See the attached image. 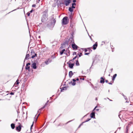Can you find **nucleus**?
Returning <instances> with one entry per match:
<instances>
[{"mask_svg":"<svg viewBox=\"0 0 133 133\" xmlns=\"http://www.w3.org/2000/svg\"><path fill=\"white\" fill-rule=\"evenodd\" d=\"M65 51V49H64L62 50L61 51H60V54L62 55L64 53V52Z\"/></svg>","mask_w":133,"mask_h":133,"instance_id":"obj_22","label":"nucleus"},{"mask_svg":"<svg viewBox=\"0 0 133 133\" xmlns=\"http://www.w3.org/2000/svg\"><path fill=\"white\" fill-rule=\"evenodd\" d=\"M67 64L69 65V67L71 69H73V67L74 65V64L71 63V62H68L67 63Z\"/></svg>","mask_w":133,"mask_h":133,"instance_id":"obj_8","label":"nucleus"},{"mask_svg":"<svg viewBox=\"0 0 133 133\" xmlns=\"http://www.w3.org/2000/svg\"><path fill=\"white\" fill-rule=\"evenodd\" d=\"M31 54H34V55H32L31 57V58H34V57H36V56H37V54L36 53H35V52H34V51H31Z\"/></svg>","mask_w":133,"mask_h":133,"instance_id":"obj_13","label":"nucleus"},{"mask_svg":"<svg viewBox=\"0 0 133 133\" xmlns=\"http://www.w3.org/2000/svg\"><path fill=\"white\" fill-rule=\"evenodd\" d=\"M87 49L89 51H90L91 50V48H87Z\"/></svg>","mask_w":133,"mask_h":133,"instance_id":"obj_47","label":"nucleus"},{"mask_svg":"<svg viewBox=\"0 0 133 133\" xmlns=\"http://www.w3.org/2000/svg\"><path fill=\"white\" fill-rule=\"evenodd\" d=\"M54 26V24H53L52 22L48 23L47 25V27L50 30H52Z\"/></svg>","mask_w":133,"mask_h":133,"instance_id":"obj_5","label":"nucleus"},{"mask_svg":"<svg viewBox=\"0 0 133 133\" xmlns=\"http://www.w3.org/2000/svg\"><path fill=\"white\" fill-rule=\"evenodd\" d=\"M78 57L77 59H78ZM76 64L77 66H78L79 65V63L78 60H77L76 61Z\"/></svg>","mask_w":133,"mask_h":133,"instance_id":"obj_23","label":"nucleus"},{"mask_svg":"<svg viewBox=\"0 0 133 133\" xmlns=\"http://www.w3.org/2000/svg\"><path fill=\"white\" fill-rule=\"evenodd\" d=\"M14 92H11L10 93V94L11 95H14Z\"/></svg>","mask_w":133,"mask_h":133,"instance_id":"obj_49","label":"nucleus"},{"mask_svg":"<svg viewBox=\"0 0 133 133\" xmlns=\"http://www.w3.org/2000/svg\"><path fill=\"white\" fill-rule=\"evenodd\" d=\"M19 83V80L18 79H17L16 82L15 83V84H16L17 85H18Z\"/></svg>","mask_w":133,"mask_h":133,"instance_id":"obj_28","label":"nucleus"},{"mask_svg":"<svg viewBox=\"0 0 133 133\" xmlns=\"http://www.w3.org/2000/svg\"><path fill=\"white\" fill-rule=\"evenodd\" d=\"M36 6V5L35 4H33L32 5V7H35Z\"/></svg>","mask_w":133,"mask_h":133,"instance_id":"obj_56","label":"nucleus"},{"mask_svg":"<svg viewBox=\"0 0 133 133\" xmlns=\"http://www.w3.org/2000/svg\"><path fill=\"white\" fill-rule=\"evenodd\" d=\"M68 87H69L68 86L64 87L62 88H61V92H62L63 91V90H66Z\"/></svg>","mask_w":133,"mask_h":133,"instance_id":"obj_15","label":"nucleus"},{"mask_svg":"<svg viewBox=\"0 0 133 133\" xmlns=\"http://www.w3.org/2000/svg\"><path fill=\"white\" fill-rule=\"evenodd\" d=\"M98 44L97 42H96L93 45V49L94 50H95Z\"/></svg>","mask_w":133,"mask_h":133,"instance_id":"obj_14","label":"nucleus"},{"mask_svg":"<svg viewBox=\"0 0 133 133\" xmlns=\"http://www.w3.org/2000/svg\"><path fill=\"white\" fill-rule=\"evenodd\" d=\"M34 11V10L32 9L30 11V13H32Z\"/></svg>","mask_w":133,"mask_h":133,"instance_id":"obj_55","label":"nucleus"},{"mask_svg":"<svg viewBox=\"0 0 133 133\" xmlns=\"http://www.w3.org/2000/svg\"><path fill=\"white\" fill-rule=\"evenodd\" d=\"M77 56L76 55V56H75L74 58H73V59L75 60V59L76 58H77Z\"/></svg>","mask_w":133,"mask_h":133,"instance_id":"obj_48","label":"nucleus"},{"mask_svg":"<svg viewBox=\"0 0 133 133\" xmlns=\"http://www.w3.org/2000/svg\"><path fill=\"white\" fill-rule=\"evenodd\" d=\"M62 44L64 45L65 46V45H68V41H67L66 40L64 42H63V43Z\"/></svg>","mask_w":133,"mask_h":133,"instance_id":"obj_18","label":"nucleus"},{"mask_svg":"<svg viewBox=\"0 0 133 133\" xmlns=\"http://www.w3.org/2000/svg\"><path fill=\"white\" fill-rule=\"evenodd\" d=\"M34 122H33L32 124L31 125V126L30 127V129L31 130L32 128L33 127L34 125Z\"/></svg>","mask_w":133,"mask_h":133,"instance_id":"obj_36","label":"nucleus"},{"mask_svg":"<svg viewBox=\"0 0 133 133\" xmlns=\"http://www.w3.org/2000/svg\"><path fill=\"white\" fill-rule=\"evenodd\" d=\"M108 83V84H110V85H112V83L111 82H109Z\"/></svg>","mask_w":133,"mask_h":133,"instance_id":"obj_62","label":"nucleus"},{"mask_svg":"<svg viewBox=\"0 0 133 133\" xmlns=\"http://www.w3.org/2000/svg\"><path fill=\"white\" fill-rule=\"evenodd\" d=\"M72 81L73 82H75L76 81V79H72Z\"/></svg>","mask_w":133,"mask_h":133,"instance_id":"obj_50","label":"nucleus"},{"mask_svg":"<svg viewBox=\"0 0 133 133\" xmlns=\"http://www.w3.org/2000/svg\"><path fill=\"white\" fill-rule=\"evenodd\" d=\"M77 54L76 52H74L73 54V55H76Z\"/></svg>","mask_w":133,"mask_h":133,"instance_id":"obj_46","label":"nucleus"},{"mask_svg":"<svg viewBox=\"0 0 133 133\" xmlns=\"http://www.w3.org/2000/svg\"><path fill=\"white\" fill-rule=\"evenodd\" d=\"M45 107V106L44 105L43 107L41 108V109H39V110H41V109H43V108H44Z\"/></svg>","mask_w":133,"mask_h":133,"instance_id":"obj_40","label":"nucleus"},{"mask_svg":"<svg viewBox=\"0 0 133 133\" xmlns=\"http://www.w3.org/2000/svg\"><path fill=\"white\" fill-rule=\"evenodd\" d=\"M65 47V46L64 45H63V44L62 43L61 44V46L59 48V49H62L64 48Z\"/></svg>","mask_w":133,"mask_h":133,"instance_id":"obj_26","label":"nucleus"},{"mask_svg":"<svg viewBox=\"0 0 133 133\" xmlns=\"http://www.w3.org/2000/svg\"><path fill=\"white\" fill-rule=\"evenodd\" d=\"M40 0H38V1H37L36 2L37 3H39V2L40 1Z\"/></svg>","mask_w":133,"mask_h":133,"instance_id":"obj_59","label":"nucleus"},{"mask_svg":"<svg viewBox=\"0 0 133 133\" xmlns=\"http://www.w3.org/2000/svg\"><path fill=\"white\" fill-rule=\"evenodd\" d=\"M90 52H89V53H85L84 54V55H89L90 54Z\"/></svg>","mask_w":133,"mask_h":133,"instance_id":"obj_43","label":"nucleus"},{"mask_svg":"<svg viewBox=\"0 0 133 133\" xmlns=\"http://www.w3.org/2000/svg\"><path fill=\"white\" fill-rule=\"evenodd\" d=\"M30 13L29 12H28L27 13V15L28 16H29L30 15Z\"/></svg>","mask_w":133,"mask_h":133,"instance_id":"obj_42","label":"nucleus"},{"mask_svg":"<svg viewBox=\"0 0 133 133\" xmlns=\"http://www.w3.org/2000/svg\"><path fill=\"white\" fill-rule=\"evenodd\" d=\"M78 55L79 56V57H80L82 55V52H80L79 54H78Z\"/></svg>","mask_w":133,"mask_h":133,"instance_id":"obj_30","label":"nucleus"},{"mask_svg":"<svg viewBox=\"0 0 133 133\" xmlns=\"http://www.w3.org/2000/svg\"><path fill=\"white\" fill-rule=\"evenodd\" d=\"M129 127L128 125V126H126V129H128L129 128Z\"/></svg>","mask_w":133,"mask_h":133,"instance_id":"obj_61","label":"nucleus"},{"mask_svg":"<svg viewBox=\"0 0 133 133\" xmlns=\"http://www.w3.org/2000/svg\"><path fill=\"white\" fill-rule=\"evenodd\" d=\"M73 34H71V36L69 38V40L67 41H68V43H69L70 44H71L74 43V40L73 38Z\"/></svg>","mask_w":133,"mask_h":133,"instance_id":"obj_4","label":"nucleus"},{"mask_svg":"<svg viewBox=\"0 0 133 133\" xmlns=\"http://www.w3.org/2000/svg\"><path fill=\"white\" fill-rule=\"evenodd\" d=\"M68 10L71 13H72L73 11V9L71 8V7L69 8Z\"/></svg>","mask_w":133,"mask_h":133,"instance_id":"obj_24","label":"nucleus"},{"mask_svg":"<svg viewBox=\"0 0 133 133\" xmlns=\"http://www.w3.org/2000/svg\"><path fill=\"white\" fill-rule=\"evenodd\" d=\"M99 109H96V111H99Z\"/></svg>","mask_w":133,"mask_h":133,"instance_id":"obj_63","label":"nucleus"},{"mask_svg":"<svg viewBox=\"0 0 133 133\" xmlns=\"http://www.w3.org/2000/svg\"><path fill=\"white\" fill-rule=\"evenodd\" d=\"M117 76L116 74H114L112 76V81H113L112 82H114V81L115 80V79Z\"/></svg>","mask_w":133,"mask_h":133,"instance_id":"obj_20","label":"nucleus"},{"mask_svg":"<svg viewBox=\"0 0 133 133\" xmlns=\"http://www.w3.org/2000/svg\"><path fill=\"white\" fill-rule=\"evenodd\" d=\"M91 118H88L87 119V120L86 121H84V122H88L90 120H91Z\"/></svg>","mask_w":133,"mask_h":133,"instance_id":"obj_32","label":"nucleus"},{"mask_svg":"<svg viewBox=\"0 0 133 133\" xmlns=\"http://www.w3.org/2000/svg\"><path fill=\"white\" fill-rule=\"evenodd\" d=\"M72 5L74 6V5H76V4L75 3H73L72 4Z\"/></svg>","mask_w":133,"mask_h":133,"instance_id":"obj_45","label":"nucleus"},{"mask_svg":"<svg viewBox=\"0 0 133 133\" xmlns=\"http://www.w3.org/2000/svg\"><path fill=\"white\" fill-rule=\"evenodd\" d=\"M71 8L72 9H74L75 8V7L73 5H72V6Z\"/></svg>","mask_w":133,"mask_h":133,"instance_id":"obj_41","label":"nucleus"},{"mask_svg":"<svg viewBox=\"0 0 133 133\" xmlns=\"http://www.w3.org/2000/svg\"><path fill=\"white\" fill-rule=\"evenodd\" d=\"M73 75V73L72 71H70L69 72V77L71 78Z\"/></svg>","mask_w":133,"mask_h":133,"instance_id":"obj_19","label":"nucleus"},{"mask_svg":"<svg viewBox=\"0 0 133 133\" xmlns=\"http://www.w3.org/2000/svg\"><path fill=\"white\" fill-rule=\"evenodd\" d=\"M124 99L126 100V102H127V100H128V98H127L125 96V97H124Z\"/></svg>","mask_w":133,"mask_h":133,"instance_id":"obj_34","label":"nucleus"},{"mask_svg":"<svg viewBox=\"0 0 133 133\" xmlns=\"http://www.w3.org/2000/svg\"><path fill=\"white\" fill-rule=\"evenodd\" d=\"M62 24L63 25L67 24L68 22V17L66 16L64 17L62 19Z\"/></svg>","mask_w":133,"mask_h":133,"instance_id":"obj_3","label":"nucleus"},{"mask_svg":"<svg viewBox=\"0 0 133 133\" xmlns=\"http://www.w3.org/2000/svg\"><path fill=\"white\" fill-rule=\"evenodd\" d=\"M96 110V109L95 108L94 109H93V110H92V112H95L94 111L95 110Z\"/></svg>","mask_w":133,"mask_h":133,"instance_id":"obj_54","label":"nucleus"},{"mask_svg":"<svg viewBox=\"0 0 133 133\" xmlns=\"http://www.w3.org/2000/svg\"><path fill=\"white\" fill-rule=\"evenodd\" d=\"M76 80L77 81H78L79 80V79L78 78H76Z\"/></svg>","mask_w":133,"mask_h":133,"instance_id":"obj_64","label":"nucleus"},{"mask_svg":"<svg viewBox=\"0 0 133 133\" xmlns=\"http://www.w3.org/2000/svg\"><path fill=\"white\" fill-rule=\"evenodd\" d=\"M31 66L32 67V68L34 69H36L37 66H36V63L34 62L31 65Z\"/></svg>","mask_w":133,"mask_h":133,"instance_id":"obj_12","label":"nucleus"},{"mask_svg":"<svg viewBox=\"0 0 133 133\" xmlns=\"http://www.w3.org/2000/svg\"><path fill=\"white\" fill-rule=\"evenodd\" d=\"M18 124L19 125L17 127H16V130L18 132H20L21 131V125L20 123H19Z\"/></svg>","mask_w":133,"mask_h":133,"instance_id":"obj_6","label":"nucleus"},{"mask_svg":"<svg viewBox=\"0 0 133 133\" xmlns=\"http://www.w3.org/2000/svg\"><path fill=\"white\" fill-rule=\"evenodd\" d=\"M101 80L100 81V83H101L103 84L105 82V78H104L102 77H101Z\"/></svg>","mask_w":133,"mask_h":133,"instance_id":"obj_17","label":"nucleus"},{"mask_svg":"<svg viewBox=\"0 0 133 133\" xmlns=\"http://www.w3.org/2000/svg\"><path fill=\"white\" fill-rule=\"evenodd\" d=\"M11 127L12 129H14L15 127V124L14 123H12L11 124Z\"/></svg>","mask_w":133,"mask_h":133,"instance_id":"obj_21","label":"nucleus"},{"mask_svg":"<svg viewBox=\"0 0 133 133\" xmlns=\"http://www.w3.org/2000/svg\"><path fill=\"white\" fill-rule=\"evenodd\" d=\"M76 2V0H73V3H75Z\"/></svg>","mask_w":133,"mask_h":133,"instance_id":"obj_60","label":"nucleus"},{"mask_svg":"<svg viewBox=\"0 0 133 133\" xmlns=\"http://www.w3.org/2000/svg\"><path fill=\"white\" fill-rule=\"evenodd\" d=\"M51 58H52L53 59L55 58L56 57V56L54 55H52L51 56Z\"/></svg>","mask_w":133,"mask_h":133,"instance_id":"obj_37","label":"nucleus"},{"mask_svg":"<svg viewBox=\"0 0 133 133\" xmlns=\"http://www.w3.org/2000/svg\"><path fill=\"white\" fill-rule=\"evenodd\" d=\"M40 114V113H39V114H38V116H37V118H36V121H37V118H38V116H39V115Z\"/></svg>","mask_w":133,"mask_h":133,"instance_id":"obj_58","label":"nucleus"},{"mask_svg":"<svg viewBox=\"0 0 133 133\" xmlns=\"http://www.w3.org/2000/svg\"><path fill=\"white\" fill-rule=\"evenodd\" d=\"M47 61H48V62L49 63H51L52 61V60L50 59H48L47 60Z\"/></svg>","mask_w":133,"mask_h":133,"instance_id":"obj_31","label":"nucleus"},{"mask_svg":"<svg viewBox=\"0 0 133 133\" xmlns=\"http://www.w3.org/2000/svg\"><path fill=\"white\" fill-rule=\"evenodd\" d=\"M74 60L73 58L72 59L70 60L69 62H70V61L73 62Z\"/></svg>","mask_w":133,"mask_h":133,"instance_id":"obj_52","label":"nucleus"},{"mask_svg":"<svg viewBox=\"0 0 133 133\" xmlns=\"http://www.w3.org/2000/svg\"><path fill=\"white\" fill-rule=\"evenodd\" d=\"M85 123V122H84H84H82V123H81L80 124V125H81H81H83V123Z\"/></svg>","mask_w":133,"mask_h":133,"instance_id":"obj_57","label":"nucleus"},{"mask_svg":"<svg viewBox=\"0 0 133 133\" xmlns=\"http://www.w3.org/2000/svg\"><path fill=\"white\" fill-rule=\"evenodd\" d=\"M128 129H126V132L125 133H128Z\"/></svg>","mask_w":133,"mask_h":133,"instance_id":"obj_51","label":"nucleus"},{"mask_svg":"<svg viewBox=\"0 0 133 133\" xmlns=\"http://www.w3.org/2000/svg\"><path fill=\"white\" fill-rule=\"evenodd\" d=\"M81 49L82 50H84V51L85 52H87V48H81Z\"/></svg>","mask_w":133,"mask_h":133,"instance_id":"obj_29","label":"nucleus"},{"mask_svg":"<svg viewBox=\"0 0 133 133\" xmlns=\"http://www.w3.org/2000/svg\"><path fill=\"white\" fill-rule=\"evenodd\" d=\"M48 9H45L42 12V15L41 17V21L42 22H44L47 20L48 16Z\"/></svg>","mask_w":133,"mask_h":133,"instance_id":"obj_1","label":"nucleus"},{"mask_svg":"<svg viewBox=\"0 0 133 133\" xmlns=\"http://www.w3.org/2000/svg\"><path fill=\"white\" fill-rule=\"evenodd\" d=\"M64 2L65 3V4H64V3L62 2H60L59 3H58L57 5L58 6H61V5L62 4H65L66 6H67L71 3V1H70L69 0L64 1Z\"/></svg>","mask_w":133,"mask_h":133,"instance_id":"obj_2","label":"nucleus"},{"mask_svg":"<svg viewBox=\"0 0 133 133\" xmlns=\"http://www.w3.org/2000/svg\"><path fill=\"white\" fill-rule=\"evenodd\" d=\"M29 56H30V55H29V54H26V55L25 56V58L24 61V64H23V67L22 68V69H23V66L24 65V63L25 61V60L28 59H29L30 58Z\"/></svg>","mask_w":133,"mask_h":133,"instance_id":"obj_9","label":"nucleus"},{"mask_svg":"<svg viewBox=\"0 0 133 133\" xmlns=\"http://www.w3.org/2000/svg\"><path fill=\"white\" fill-rule=\"evenodd\" d=\"M72 48H73V49L74 50H77L78 47L76 45L75 43H73L71 45Z\"/></svg>","mask_w":133,"mask_h":133,"instance_id":"obj_7","label":"nucleus"},{"mask_svg":"<svg viewBox=\"0 0 133 133\" xmlns=\"http://www.w3.org/2000/svg\"><path fill=\"white\" fill-rule=\"evenodd\" d=\"M30 65V63H27L26 64V66H29Z\"/></svg>","mask_w":133,"mask_h":133,"instance_id":"obj_39","label":"nucleus"},{"mask_svg":"<svg viewBox=\"0 0 133 133\" xmlns=\"http://www.w3.org/2000/svg\"><path fill=\"white\" fill-rule=\"evenodd\" d=\"M64 53L66 54L67 56H69L70 55V51L69 50H66L65 52H64Z\"/></svg>","mask_w":133,"mask_h":133,"instance_id":"obj_16","label":"nucleus"},{"mask_svg":"<svg viewBox=\"0 0 133 133\" xmlns=\"http://www.w3.org/2000/svg\"><path fill=\"white\" fill-rule=\"evenodd\" d=\"M97 88V87L95 86L94 87V89L95 90H96Z\"/></svg>","mask_w":133,"mask_h":133,"instance_id":"obj_44","label":"nucleus"},{"mask_svg":"<svg viewBox=\"0 0 133 133\" xmlns=\"http://www.w3.org/2000/svg\"><path fill=\"white\" fill-rule=\"evenodd\" d=\"M76 83L75 82H73L72 83V84L73 86H74L76 85Z\"/></svg>","mask_w":133,"mask_h":133,"instance_id":"obj_38","label":"nucleus"},{"mask_svg":"<svg viewBox=\"0 0 133 133\" xmlns=\"http://www.w3.org/2000/svg\"><path fill=\"white\" fill-rule=\"evenodd\" d=\"M52 19H53V21H52V22H52L53 24H54V25H55V23L56 22V21L55 19H54V18H52Z\"/></svg>","mask_w":133,"mask_h":133,"instance_id":"obj_27","label":"nucleus"},{"mask_svg":"<svg viewBox=\"0 0 133 133\" xmlns=\"http://www.w3.org/2000/svg\"><path fill=\"white\" fill-rule=\"evenodd\" d=\"M24 83H23L22 84V88H23V87H24Z\"/></svg>","mask_w":133,"mask_h":133,"instance_id":"obj_53","label":"nucleus"},{"mask_svg":"<svg viewBox=\"0 0 133 133\" xmlns=\"http://www.w3.org/2000/svg\"><path fill=\"white\" fill-rule=\"evenodd\" d=\"M95 112H91L90 115V116L91 118H95Z\"/></svg>","mask_w":133,"mask_h":133,"instance_id":"obj_10","label":"nucleus"},{"mask_svg":"<svg viewBox=\"0 0 133 133\" xmlns=\"http://www.w3.org/2000/svg\"><path fill=\"white\" fill-rule=\"evenodd\" d=\"M45 63L46 65L48 64L49 63L48 62L47 60L45 62Z\"/></svg>","mask_w":133,"mask_h":133,"instance_id":"obj_33","label":"nucleus"},{"mask_svg":"<svg viewBox=\"0 0 133 133\" xmlns=\"http://www.w3.org/2000/svg\"><path fill=\"white\" fill-rule=\"evenodd\" d=\"M25 69L26 70H28L29 71H30V66H26Z\"/></svg>","mask_w":133,"mask_h":133,"instance_id":"obj_25","label":"nucleus"},{"mask_svg":"<svg viewBox=\"0 0 133 133\" xmlns=\"http://www.w3.org/2000/svg\"><path fill=\"white\" fill-rule=\"evenodd\" d=\"M95 61V60H93L91 66V67L90 68V69H91V68L92 66L93 65V64L94 63Z\"/></svg>","mask_w":133,"mask_h":133,"instance_id":"obj_35","label":"nucleus"},{"mask_svg":"<svg viewBox=\"0 0 133 133\" xmlns=\"http://www.w3.org/2000/svg\"><path fill=\"white\" fill-rule=\"evenodd\" d=\"M73 15L72 13H70L69 16V18L70 19V22H71L72 21V19L73 18Z\"/></svg>","mask_w":133,"mask_h":133,"instance_id":"obj_11","label":"nucleus"}]
</instances>
